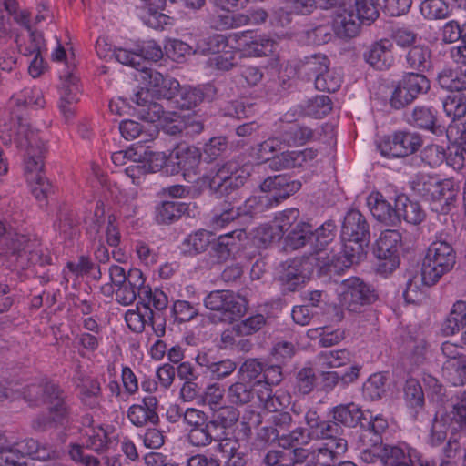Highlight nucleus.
<instances>
[{
	"mask_svg": "<svg viewBox=\"0 0 466 466\" xmlns=\"http://www.w3.org/2000/svg\"><path fill=\"white\" fill-rule=\"evenodd\" d=\"M300 187L299 180H291L286 175L268 177L260 185L261 191L271 195L279 204L299 191Z\"/></svg>",
	"mask_w": 466,
	"mask_h": 466,
	"instance_id": "obj_17",
	"label": "nucleus"
},
{
	"mask_svg": "<svg viewBox=\"0 0 466 466\" xmlns=\"http://www.w3.org/2000/svg\"><path fill=\"white\" fill-rule=\"evenodd\" d=\"M438 281L436 279H429L426 271L421 268L420 273L410 272L408 275L406 288L403 291V297L409 303H417L424 296L425 289L433 286Z\"/></svg>",
	"mask_w": 466,
	"mask_h": 466,
	"instance_id": "obj_24",
	"label": "nucleus"
},
{
	"mask_svg": "<svg viewBox=\"0 0 466 466\" xmlns=\"http://www.w3.org/2000/svg\"><path fill=\"white\" fill-rule=\"evenodd\" d=\"M250 35L249 32H243L242 37L245 38L242 45L243 52L248 56H267L273 54L277 48V43L275 40L266 35H255L250 36L249 40H247Z\"/></svg>",
	"mask_w": 466,
	"mask_h": 466,
	"instance_id": "obj_28",
	"label": "nucleus"
},
{
	"mask_svg": "<svg viewBox=\"0 0 466 466\" xmlns=\"http://www.w3.org/2000/svg\"><path fill=\"white\" fill-rule=\"evenodd\" d=\"M370 226L366 218L358 210L347 212L341 226L343 255L349 264L358 263L370 242Z\"/></svg>",
	"mask_w": 466,
	"mask_h": 466,
	"instance_id": "obj_3",
	"label": "nucleus"
},
{
	"mask_svg": "<svg viewBox=\"0 0 466 466\" xmlns=\"http://www.w3.org/2000/svg\"><path fill=\"white\" fill-rule=\"evenodd\" d=\"M368 206L378 221L387 226H395L400 222V211L397 207H392L381 193L372 192L368 198Z\"/></svg>",
	"mask_w": 466,
	"mask_h": 466,
	"instance_id": "obj_21",
	"label": "nucleus"
},
{
	"mask_svg": "<svg viewBox=\"0 0 466 466\" xmlns=\"http://www.w3.org/2000/svg\"><path fill=\"white\" fill-rule=\"evenodd\" d=\"M18 124L15 144L19 149L25 152V168L32 194L38 201H44L52 190V185L41 174L44 167L45 144L30 130L27 123L19 119Z\"/></svg>",
	"mask_w": 466,
	"mask_h": 466,
	"instance_id": "obj_1",
	"label": "nucleus"
},
{
	"mask_svg": "<svg viewBox=\"0 0 466 466\" xmlns=\"http://www.w3.org/2000/svg\"><path fill=\"white\" fill-rule=\"evenodd\" d=\"M338 32L345 37H355L361 25H370L379 17L375 0H352L350 4L336 6Z\"/></svg>",
	"mask_w": 466,
	"mask_h": 466,
	"instance_id": "obj_4",
	"label": "nucleus"
},
{
	"mask_svg": "<svg viewBox=\"0 0 466 466\" xmlns=\"http://www.w3.org/2000/svg\"><path fill=\"white\" fill-rule=\"evenodd\" d=\"M311 235L312 226L305 222H299L288 234L286 244L292 249L300 248L306 244H309L312 247L313 241Z\"/></svg>",
	"mask_w": 466,
	"mask_h": 466,
	"instance_id": "obj_46",
	"label": "nucleus"
},
{
	"mask_svg": "<svg viewBox=\"0 0 466 466\" xmlns=\"http://www.w3.org/2000/svg\"><path fill=\"white\" fill-rule=\"evenodd\" d=\"M456 263V253L447 240V235L441 233L429 246L422 260L421 268L429 279L437 281L450 272Z\"/></svg>",
	"mask_w": 466,
	"mask_h": 466,
	"instance_id": "obj_5",
	"label": "nucleus"
},
{
	"mask_svg": "<svg viewBox=\"0 0 466 466\" xmlns=\"http://www.w3.org/2000/svg\"><path fill=\"white\" fill-rule=\"evenodd\" d=\"M329 64V58L325 55L316 54L305 57L300 70L308 80L313 79L315 81L319 76H321L323 72L327 71Z\"/></svg>",
	"mask_w": 466,
	"mask_h": 466,
	"instance_id": "obj_48",
	"label": "nucleus"
},
{
	"mask_svg": "<svg viewBox=\"0 0 466 466\" xmlns=\"http://www.w3.org/2000/svg\"><path fill=\"white\" fill-rule=\"evenodd\" d=\"M157 406L158 400L155 396H146L141 403L128 408L127 419L136 427L157 426L159 423Z\"/></svg>",
	"mask_w": 466,
	"mask_h": 466,
	"instance_id": "obj_16",
	"label": "nucleus"
},
{
	"mask_svg": "<svg viewBox=\"0 0 466 466\" xmlns=\"http://www.w3.org/2000/svg\"><path fill=\"white\" fill-rule=\"evenodd\" d=\"M438 85L444 90L451 93L466 89L464 83L461 80L456 71L451 68H443L437 76Z\"/></svg>",
	"mask_w": 466,
	"mask_h": 466,
	"instance_id": "obj_64",
	"label": "nucleus"
},
{
	"mask_svg": "<svg viewBox=\"0 0 466 466\" xmlns=\"http://www.w3.org/2000/svg\"><path fill=\"white\" fill-rule=\"evenodd\" d=\"M304 421L309 428L311 440L328 441L333 444L338 440H345L341 437L343 429L334 420H324L317 410L309 409L304 415Z\"/></svg>",
	"mask_w": 466,
	"mask_h": 466,
	"instance_id": "obj_15",
	"label": "nucleus"
},
{
	"mask_svg": "<svg viewBox=\"0 0 466 466\" xmlns=\"http://www.w3.org/2000/svg\"><path fill=\"white\" fill-rule=\"evenodd\" d=\"M321 255L322 253L319 257L303 256L302 258H296L282 263L279 281L283 290L289 292L295 291L299 286L305 282L308 275L313 270L315 266L319 268L328 266L327 261L319 263L321 259L328 258Z\"/></svg>",
	"mask_w": 466,
	"mask_h": 466,
	"instance_id": "obj_8",
	"label": "nucleus"
},
{
	"mask_svg": "<svg viewBox=\"0 0 466 466\" xmlns=\"http://www.w3.org/2000/svg\"><path fill=\"white\" fill-rule=\"evenodd\" d=\"M415 451L408 444L384 445L381 450L380 462L384 466H414Z\"/></svg>",
	"mask_w": 466,
	"mask_h": 466,
	"instance_id": "obj_22",
	"label": "nucleus"
},
{
	"mask_svg": "<svg viewBox=\"0 0 466 466\" xmlns=\"http://www.w3.org/2000/svg\"><path fill=\"white\" fill-rule=\"evenodd\" d=\"M212 411L209 421L214 424L218 432H224V430L231 428L239 418V411L230 405L217 407Z\"/></svg>",
	"mask_w": 466,
	"mask_h": 466,
	"instance_id": "obj_41",
	"label": "nucleus"
},
{
	"mask_svg": "<svg viewBox=\"0 0 466 466\" xmlns=\"http://www.w3.org/2000/svg\"><path fill=\"white\" fill-rule=\"evenodd\" d=\"M60 102L59 108L66 118L74 115L75 104L79 101L78 79L71 72H66L60 76Z\"/></svg>",
	"mask_w": 466,
	"mask_h": 466,
	"instance_id": "obj_19",
	"label": "nucleus"
},
{
	"mask_svg": "<svg viewBox=\"0 0 466 466\" xmlns=\"http://www.w3.org/2000/svg\"><path fill=\"white\" fill-rule=\"evenodd\" d=\"M225 457L228 458L225 466H244L242 453L239 452V444L237 440L225 438L218 445Z\"/></svg>",
	"mask_w": 466,
	"mask_h": 466,
	"instance_id": "obj_60",
	"label": "nucleus"
},
{
	"mask_svg": "<svg viewBox=\"0 0 466 466\" xmlns=\"http://www.w3.org/2000/svg\"><path fill=\"white\" fill-rule=\"evenodd\" d=\"M360 367L358 365H352L350 371L339 375L335 371H322L321 373V383L322 388L326 392H329L339 383L346 387L350 383H352L359 377Z\"/></svg>",
	"mask_w": 466,
	"mask_h": 466,
	"instance_id": "obj_40",
	"label": "nucleus"
},
{
	"mask_svg": "<svg viewBox=\"0 0 466 466\" xmlns=\"http://www.w3.org/2000/svg\"><path fill=\"white\" fill-rule=\"evenodd\" d=\"M350 362L351 355L347 350L322 351L316 357V364L320 369L339 368Z\"/></svg>",
	"mask_w": 466,
	"mask_h": 466,
	"instance_id": "obj_43",
	"label": "nucleus"
},
{
	"mask_svg": "<svg viewBox=\"0 0 466 466\" xmlns=\"http://www.w3.org/2000/svg\"><path fill=\"white\" fill-rule=\"evenodd\" d=\"M257 399L258 404L263 406L269 412L277 413L289 404V397L284 391L278 390L273 393L271 388L264 386V389L257 390Z\"/></svg>",
	"mask_w": 466,
	"mask_h": 466,
	"instance_id": "obj_33",
	"label": "nucleus"
},
{
	"mask_svg": "<svg viewBox=\"0 0 466 466\" xmlns=\"http://www.w3.org/2000/svg\"><path fill=\"white\" fill-rule=\"evenodd\" d=\"M420 12L427 19H444L450 15V8L444 0H424Z\"/></svg>",
	"mask_w": 466,
	"mask_h": 466,
	"instance_id": "obj_63",
	"label": "nucleus"
},
{
	"mask_svg": "<svg viewBox=\"0 0 466 466\" xmlns=\"http://www.w3.org/2000/svg\"><path fill=\"white\" fill-rule=\"evenodd\" d=\"M200 158L201 154L198 148L187 144H179L170 153V172L172 174L182 172L186 180L193 181Z\"/></svg>",
	"mask_w": 466,
	"mask_h": 466,
	"instance_id": "obj_13",
	"label": "nucleus"
},
{
	"mask_svg": "<svg viewBox=\"0 0 466 466\" xmlns=\"http://www.w3.org/2000/svg\"><path fill=\"white\" fill-rule=\"evenodd\" d=\"M119 131L127 140L140 138L139 143L153 141L158 134V130L155 127L147 138V135L143 132V126L134 120L122 121L119 125Z\"/></svg>",
	"mask_w": 466,
	"mask_h": 466,
	"instance_id": "obj_49",
	"label": "nucleus"
},
{
	"mask_svg": "<svg viewBox=\"0 0 466 466\" xmlns=\"http://www.w3.org/2000/svg\"><path fill=\"white\" fill-rule=\"evenodd\" d=\"M395 204L400 211V218L412 225L420 224L426 217V213L420 204L417 201L410 200L405 195H399L395 198Z\"/></svg>",
	"mask_w": 466,
	"mask_h": 466,
	"instance_id": "obj_30",
	"label": "nucleus"
},
{
	"mask_svg": "<svg viewBox=\"0 0 466 466\" xmlns=\"http://www.w3.org/2000/svg\"><path fill=\"white\" fill-rule=\"evenodd\" d=\"M443 374L453 385H463L466 381L465 359L447 360L442 367Z\"/></svg>",
	"mask_w": 466,
	"mask_h": 466,
	"instance_id": "obj_54",
	"label": "nucleus"
},
{
	"mask_svg": "<svg viewBox=\"0 0 466 466\" xmlns=\"http://www.w3.org/2000/svg\"><path fill=\"white\" fill-rule=\"evenodd\" d=\"M205 307L219 314L224 322L232 323L240 319L247 311L245 298L229 290H214L204 299Z\"/></svg>",
	"mask_w": 466,
	"mask_h": 466,
	"instance_id": "obj_10",
	"label": "nucleus"
},
{
	"mask_svg": "<svg viewBox=\"0 0 466 466\" xmlns=\"http://www.w3.org/2000/svg\"><path fill=\"white\" fill-rule=\"evenodd\" d=\"M265 364L257 359L246 360L238 369L241 379L260 388L262 383Z\"/></svg>",
	"mask_w": 466,
	"mask_h": 466,
	"instance_id": "obj_50",
	"label": "nucleus"
},
{
	"mask_svg": "<svg viewBox=\"0 0 466 466\" xmlns=\"http://www.w3.org/2000/svg\"><path fill=\"white\" fill-rule=\"evenodd\" d=\"M204 98V93L200 88L191 86H180L176 96L175 104L180 109H192L199 105Z\"/></svg>",
	"mask_w": 466,
	"mask_h": 466,
	"instance_id": "obj_55",
	"label": "nucleus"
},
{
	"mask_svg": "<svg viewBox=\"0 0 466 466\" xmlns=\"http://www.w3.org/2000/svg\"><path fill=\"white\" fill-rule=\"evenodd\" d=\"M451 421L453 424L451 431L458 432L459 437H466V392L453 403Z\"/></svg>",
	"mask_w": 466,
	"mask_h": 466,
	"instance_id": "obj_57",
	"label": "nucleus"
},
{
	"mask_svg": "<svg viewBox=\"0 0 466 466\" xmlns=\"http://www.w3.org/2000/svg\"><path fill=\"white\" fill-rule=\"evenodd\" d=\"M278 205L279 203L271 195L262 192L260 195L251 196L246 199L240 208L243 215H257Z\"/></svg>",
	"mask_w": 466,
	"mask_h": 466,
	"instance_id": "obj_45",
	"label": "nucleus"
},
{
	"mask_svg": "<svg viewBox=\"0 0 466 466\" xmlns=\"http://www.w3.org/2000/svg\"><path fill=\"white\" fill-rule=\"evenodd\" d=\"M401 81L403 88L409 91L414 100L420 95L426 94L431 88V83L423 73H406Z\"/></svg>",
	"mask_w": 466,
	"mask_h": 466,
	"instance_id": "obj_47",
	"label": "nucleus"
},
{
	"mask_svg": "<svg viewBox=\"0 0 466 466\" xmlns=\"http://www.w3.org/2000/svg\"><path fill=\"white\" fill-rule=\"evenodd\" d=\"M436 187L431 199V209L437 213L446 214L457 198L460 186L453 178H439Z\"/></svg>",
	"mask_w": 466,
	"mask_h": 466,
	"instance_id": "obj_18",
	"label": "nucleus"
},
{
	"mask_svg": "<svg viewBox=\"0 0 466 466\" xmlns=\"http://www.w3.org/2000/svg\"><path fill=\"white\" fill-rule=\"evenodd\" d=\"M442 107L451 121L464 116L466 114V89L448 95L442 102Z\"/></svg>",
	"mask_w": 466,
	"mask_h": 466,
	"instance_id": "obj_42",
	"label": "nucleus"
},
{
	"mask_svg": "<svg viewBox=\"0 0 466 466\" xmlns=\"http://www.w3.org/2000/svg\"><path fill=\"white\" fill-rule=\"evenodd\" d=\"M86 446L96 452L101 453L107 447V431L102 426L91 427L86 430Z\"/></svg>",
	"mask_w": 466,
	"mask_h": 466,
	"instance_id": "obj_62",
	"label": "nucleus"
},
{
	"mask_svg": "<svg viewBox=\"0 0 466 466\" xmlns=\"http://www.w3.org/2000/svg\"><path fill=\"white\" fill-rule=\"evenodd\" d=\"M437 112L432 107L416 106L408 117V122L418 128L430 130L434 134L442 133L444 127L438 124Z\"/></svg>",
	"mask_w": 466,
	"mask_h": 466,
	"instance_id": "obj_27",
	"label": "nucleus"
},
{
	"mask_svg": "<svg viewBox=\"0 0 466 466\" xmlns=\"http://www.w3.org/2000/svg\"><path fill=\"white\" fill-rule=\"evenodd\" d=\"M8 255L15 257L22 267L26 263L45 266L51 263V256L46 248L35 236L15 234L10 238Z\"/></svg>",
	"mask_w": 466,
	"mask_h": 466,
	"instance_id": "obj_9",
	"label": "nucleus"
},
{
	"mask_svg": "<svg viewBox=\"0 0 466 466\" xmlns=\"http://www.w3.org/2000/svg\"><path fill=\"white\" fill-rule=\"evenodd\" d=\"M317 155L318 151L313 148L282 152L273 159L271 168L281 170L303 167L315 159Z\"/></svg>",
	"mask_w": 466,
	"mask_h": 466,
	"instance_id": "obj_23",
	"label": "nucleus"
},
{
	"mask_svg": "<svg viewBox=\"0 0 466 466\" xmlns=\"http://www.w3.org/2000/svg\"><path fill=\"white\" fill-rule=\"evenodd\" d=\"M187 210V205L179 201H164L156 207L155 218L158 224H171Z\"/></svg>",
	"mask_w": 466,
	"mask_h": 466,
	"instance_id": "obj_37",
	"label": "nucleus"
},
{
	"mask_svg": "<svg viewBox=\"0 0 466 466\" xmlns=\"http://www.w3.org/2000/svg\"><path fill=\"white\" fill-rule=\"evenodd\" d=\"M228 46V39L225 35L215 34L202 37L197 42L196 50L203 55L223 52Z\"/></svg>",
	"mask_w": 466,
	"mask_h": 466,
	"instance_id": "obj_59",
	"label": "nucleus"
},
{
	"mask_svg": "<svg viewBox=\"0 0 466 466\" xmlns=\"http://www.w3.org/2000/svg\"><path fill=\"white\" fill-rule=\"evenodd\" d=\"M363 57L370 66L386 70L394 64L393 45L388 39H380L367 47Z\"/></svg>",
	"mask_w": 466,
	"mask_h": 466,
	"instance_id": "obj_20",
	"label": "nucleus"
},
{
	"mask_svg": "<svg viewBox=\"0 0 466 466\" xmlns=\"http://www.w3.org/2000/svg\"><path fill=\"white\" fill-rule=\"evenodd\" d=\"M422 145L421 136L416 132L396 131L383 138L378 144L380 154L387 157H404L410 156Z\"/></svg>",
	"mask_w": 466,
	"mask_h": 466,
	"instance_id": "obj_12",
	"label": "nucleus"
},
{
	"mask_svg": "<svg viewBox=\"0 0 466 466\" xmlns=\"http://www.w3.org/2000/svg\"><path fill=\"white\" fill-rule=\"evenodd\" d=\"M314 132L308 127L290 126L281 135L283 142L288 145H303L313 138Z\"/></svg>",
	"mask_w": 466,
	"mask_h": 466,
	"instance_id": "obj_61",
	"label": "nucleus"
},
{
	"mask_svg": "<svg viewBox=\"0 0 466 466\" xmlns=\"http://www.w3.org/2000/svg\"><path fill=\"white\" fill-rule=\"evenodd\" d=\"M258 387L241 379L231 384L228 389V399L230 403L242 406L252 402L257 398Z\"/></svg>",
	"mask_w": 466,
	"mask_h": 466,
	"instance_id": "obj_34",
	"label": "nucleus"
},
{
	"mask_svg": "<svg viewBox=\"0 0 466 466\" xmlns=\"http://www.w3.org/2000/svg\"><path fill=\"white\" fill-rule=\"evenodd\" d=\"M153 318V309L148 305H143L142 308L129 309L125 314V320L128 328L134 332H142L148 319Z\"/></svg>",
	"mask_w": 466,
	"mask_h": 466,
	"instance_id": "obj_53",
	"label": "nucleus"
},
{
	"mask_svg": "<svg viewBox=\"0 0 466 466\" xmlns=\"http://www.w3.org/2000/svg\"><path fill=\"white\" fill-rule=\"evenodd\" d=\"M405 66L408 69L424 73L432 66L431 51L424 45L414 46L405 55Z\"/></svg>",
	"mask_w": 466,
	"mask_h": 466,
	"instance_id": "obj_29",
	"label": "nucleus"
},
{
	"mask_svg": "<svg viewBox=\"0 0 466 466\" xmlns=\"http://www.w3.org/2000/svg\"><path fill=\"white\" fill-rule=\"evenodd\" d=\"M79 399L89 409H98L104 400L100 382L96 379H88L79 386Z\"/></svg>",
	"mask_w": 466,
	"mask_h": 466,
	"instance_id": "obj_36",
	"label": "nucleus"
},
{
	"mask_svg": "<svg viewBox=\"0 0 466 466\" xmlns=\"http://www.w3.org/2000/svg\"><path fill=\"white\" fill-rule=\"evenodd\" d=\"M283 137H272L252 147V155L256 159L266 162L274 159V154L282 149ZM277 157H275L276 158Z\"/></svg>",
	"mask_w": 466,
	"mask_h": 466,
	"instance_id": "obj_51",
	"label": "nucleus"
},
{
	"mask_svg": "<svg viewBox=\"0 0 466 466\" xmlns=\"http://www.w3.org/2000/svg\"><path fill=\"white\" fill-rule=\"evenodd\" d=\"M225 432H218L213 423L208 422L189 430L187 440L192 446L206 447L213 441H221Z\"/></svg>",
	"mask_w": 466,
	"mask_h": 466,
	"instance_id": "obj_32",
	"label": "nucleus"
},
{
	"mask_svg": "<svg viewBox=\"0 0 466 466\" xmlns=\"http://www.w3.org/2000/svg\"><path fill=\"white\" fill-rule=\"evenodd\" d=\"M23 394L25 400L31 405H48V412L56 424L64 425L69 421L71 407L67 395L57 384L42 380L37 384L27 386Z\"/></svg>",
	"mask_w": 466,
	"mask_h": 466,
	"instance_id": "obj_2",
	"label": "nucleus"
},
{
	"mask_svg": "<svg viewBox=\"0 0 466 466\" xmlns=\"http://www.w3.org/2000/svg\"><path fill=\"white\" fill-rule=\"evenodd\" d=\"M437 183H439V177L436 176L419 173L414 177L410 185L415 193L431 201L433 192L437 188Z\"/></svg>",
	"mask_w": 466,
	"mask_h": 466,
	"instance_id": "obj_56",
	"label": "nucleus"
},
{
	"mask_svg": "<svg viewBox=\"0 0 466 466\" xmlns=\"http://www.w3.org/2000/svg\"><path fill=\"white\" fill-rule=\"evenodd\" d=\"M348 449L346 440H338L333 444L325 443L323 446L312 450V466H335L339 456Z\"/></svg>",
	"mask_w": 466,
	"mask_h": 466,
	"instance_id": "obj_25",
	"label": "nucleus"
},
{
	"mask_svg": "<svg viewBox=\"0 0 466 466\" xmlns=\"http://www.w3.org/2000/svg\"><path fill=\"white\" fill-rule=\"evenodd\" d=\"M466 326V301L457 300L441 326L444 336H452Z\"/></svg>",
	"mask_w": 466,
	"mask_h": 466,
	"instance_id": "obj_31",
	"label": "nucleus"
},
{
	"mask_svg": "<svg viewBox=\"0 0 466 466\" xmlns=\"http://www.w3.org/2000/svg\"><path fill=\"white\" fill-rule=\"evenodd\" d=\"M311 436L309 434V428L305 429L303 427H297L293 431L288 433H282L279 437V444L286 451L290 448H298L306 446L311 441Z\"/></svg>",
	"mask_w": 466,
	"mask_h": 466,
	"instance_id": "obj_52",
	"label": "nucleus"
},
{
	"mask_svg": "<svg viewBox=\"0 0 466 466\" xmlns=\"http://www.w3.org/2000/svg\"><path fill=\"white\" fill-rule=\"evenodd\" d=\"M248 177L240 165L230 160L221 166H218L216 170H212L204 177V184L208 185L209 189L217 195L218 198L229 196L238 190L247 181Z\"/></svg>",
	"mask_w": 466,
	"mask_h": 466,
	"instance_id": "obj_6",
	"label": "nucleus"
},
{
	"mask_svg": "<svg viewBox=\"0 0 466 466\" xmlns=\"http://www.w3.org/2000/svg\"><path fill=\"white\" fill-rule=\"evenodd\" d=\"M335 229L336 225L334 222L327 221L315 231L312 230L311 238L313 241V251L310 252L309 256L319 257V254L322 253L321 256L328 258L324 259V261L328 262V266L332 262V258L329 257L325 247H327L333 240L335 237ZM322 261L323 259H321L319 263H322Z\"/></svg>",
	"mask_w": 466,
	"mask_h": 466,
	"instance_id": "obj_26",
	"label": "nucleus"
},
{
	"mask_svg": "<svg viewBox=\"0 0 466 466\" xmlns=\"http://www.w3.org/2000/svg\"><path fill=\"white\" fill-rule=\"evenodd\" d=\"M340 302L350 312H359L363 306L376 299L374 290L357 277L344 279L339 288Z\"/></svg>",
	"mask_w": 466,
	"mask_h": 466,
	"instance_id": "obj_11",
	"label": "nucleus"
},
{
	"mask_svg": "<svg viewBox=\"0 0 466 466\" xmlns=\"http://www.w3.org/2000/svg\"><path fill=\"white\" fill-rule=\"evenodd\" d=\"M210 232L205 229L188 235L182 242L183 252L190 256L204 252L210 244Z\"/></svg>",
	"mask_w": 466,
	"mask_h": 466,
	"instance_id": "obj_44",
	"label": "nucleus"
},
{
	"mask_svg": "<svg viewBox=\"0 0 466 466\" xmlns=\"http://www.w3.org/2000/svg\"><path fill=\"white\" fill-rule=\"evenodd\" d=\"M389 427L388 420L381 415L370 417L368 427L363 430L360 441L364 445L377 446L382 442V434Z\"/></svg>",
	"mask_w": 466,
	"mask_h": 466,
	"instance_id": "obj_38",
	"label": "nucleus"
},
{
	"mask_svg": "<svg viewBox=\"0 0 466 466\" xmlns=\"http://www.w3.org/2000/svg\"><path fill=\"white\" fill-rule=\"evenodd\" d=\"M386 391V378L381 373L372 374L363 384V397L370 400H378Z\"/></svg>",
	"mask_w": 466,
	"mask_h": 466,
	"instance_id": "obj_58",
	"label": "nucleus"
},
{
	"mask_svg": "<svg viewBox=\"0 0 466 466\" xmlns=\"http://www.w3.org/2000/svg\"><path fill=\"white\" fill-rule=\"evenodd\" d=\"M401 244V234L394 229L382 231L376 240L373 252L377 258L385 261L382 265L385 270L392 271L399 266Z\"/></svg>",
	"mask_w": 466,
	"mask_h": 466,
	"instance_id": "obj_14",
	"label": "nucleus"
},
{
	"mask_svg": "<svg viewBox=\"0 0 466 466\" xmlns=\"http://www.w3.org/2000/svg\"><path fill=\"white\" fill-rule=\"evenodd\" d=\"M10 106L12 107L15 106L16 111H13L11 114L15 115L10 119V123H7L5 118L0 120V137L5 143H8L11 141L15 142V133L18 128V120L27 123L30 126L27 119L23 118L18 115V111L20 108H24L26 106H35L36 108H41L45 106V99L43 96V93L39 88H25L19 94L13 96L10 99ZM30 130L34 132L37 137V133L29 127Z\"/></svg>",
	"mask_w": 466,
	"mask_h": 466,
	"instance_id": "obj_7",
	"label": "nucleus"
},
{
	"mask_svg": "<svg viewBox=\"0 0 466 466\" xmlns=\"http://www.w3.org/2000/svg\"><path fill=\"white\" fill-rule=\"evenodd\" d=\"M246 238V233L243 229H236L229 233L220 235L213 247L214 251L220 261L227 260L238 244Z\"/></svg>",
	"mask_w": 466,
	"mask_h": 466,
	"instance_id": "obj_35",
	"label": "nucleus"
},
{
	"mask_svg": "<svg viewBox=\"0 0 466 466\" xmlns=\"http://www.w3.org/2000/svg\"><path fill=\"white\" fill-rule=\"evenodd\" d=\"M331 413L334 421L347 427H355L363 417L360 408L353 402L338 405L332 409Z\"/></svg>",
	"mask_w": 466,
	"mask_h": 466,
	"instance_id": "obj_39",
	"label": "nucleus"
}]
</instances>
